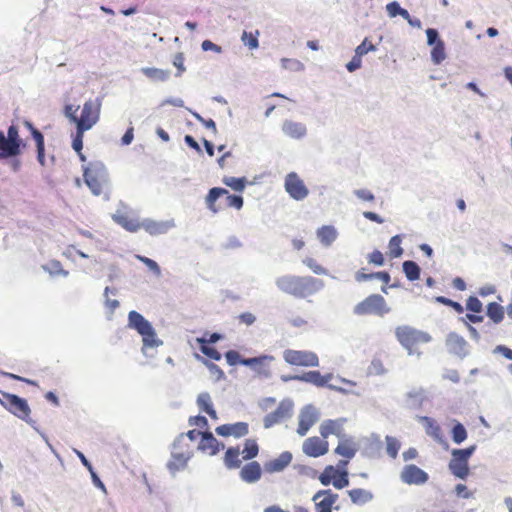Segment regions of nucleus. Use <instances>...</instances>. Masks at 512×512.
<instances>
[{
    "label": "nucleus",
    "mask_w": 512,
    "mask_h": 512,
    "mask_svg": "<svg viewBox=\"0 0 512 512\" xmlns=\"http://www.w3.org/2000/svg\"><path fill=\"white\" fill-rule=\"evenodd\" d=\"M362 61L361 57L356 54L353 56L352 60L346 64V68L349 72H354L355 70L361 67Z\"/></svg>",
    "instance_id": "obj_61"
},
{
    "label": "nucleus",
    "mask_w": 512,
    "mask_h": 512,
    "mask_svg": "<svg viewBox=\"0 0 512 512\" xmlns=\"http://www.w3.org/2000/svg\"><path fill=\"white\" fill-rule=\"evenodd\" d=\"M278 289L297 299H307L320 291L324 282L310 275L286 274L276 279Z\"/></svg>",
    "instance_id": "obj_1"
},
{
    "label": "nucleus",
    "mask_w": 512,
    "mask_h": 512,
    "mask_svg": "<svg viewBox=\"0 0 512 512\" xmlns=\"http://www.w3.org/2000/svg\"><path fill=\"white\" fill-rule=\"evenodd\" d=\"M357 444L351 438H341L337 447L335 448V453L340 455L346 460H340L338 463L339 468H346L348 461L352 459L357 453Z\"/></svg>",
    "instance_id": "obj_19"
},
{
    "label": "nucleus",
    "mask_w": 512,
    "mask_h": 512,
    "mask_svg": "<svg viewBox=\"0 0 512 512\" xmlns=\"http://www.w3.org/2000/svg\"><path fill=\"white\" fill-rule=\"evenodd\" d=\"M293 404L289 400L281 401L277 408L268 413L263 418L264 428L269 429L277 424H280L284 420L288 419L292 415Z\"/></svg>",
    "instance_id": "obj_15"
},
{
    "label": "nucleus",
    "mask_w": 512,
    "mask_h": 512,
    "mask_svg": "<svg viewBox=\"0 0 512 512\" xmlns=\"http://www.w3.org/2000/svg\"><path fill=\"white\" fill-rule=\"evenodd\" d=\"M368 262L376 266H382L384 264V256L381 251L374 250L368 255Z\"/></svg>",
    "instance_id": "obj_55"
},
{
    "label": "nucleus",
    "mask_w": 512,
    "mask_h": 512,
    "mask_svg": "<svg viewBox=\"0 0 512 512\" xmlns=\"http://www.w3.org/2000/svg\"><path fill=\"white\" fill-rule=\"evenodd\" d=\"M370 373L374 375H383L386 369L380 359H374L370 365Z\"/></svg>",
    "instance_id": "obj_57"
},
{
    "label": "nucleus",
    "mask_w": 512,
    "mask_h": 512,
    "mask_svg": "<svg viewBox=\"0 0 512 512\" xmlns=\"http://www.w3.org/2000/svg\"><path fill=\"white\" fill-rule=\"evenodd\" d=\"M387 13L390 17L401 16L404 19H408V11L402 8L398 2L393 1L386 5Z\"/></svg>",
    "instance_id": "obj_47"
},
{
    "label": "nucleus",
    "mask_w": 512,
    "mask_h": 512,
    "mask_svg": "<svg viewBox=\"0 0 512 512\" xmlns=\"http://www.w3.org/2000/svg\"><path fill=\"white\" fill-rule=\"evenodd\" d=\"M137 259H139L142 263H144L150 270H152L156 275H160L161 269L159 265L152 259L137 255Z\"/></svg>",
    "instance_id": "obj_54"
},
{
    "label": "nucleus",
    "mask_w": 512,
    "mask_h": 512,
    "mask_svg": "<svg viewBox=\"0 0 512 512\" xmlns=\"http://www.w3.org/2000/svg\"><path fill=\"white\" fill-rule=\"evenodd\" d=\"M352 503L364 505L373 499V493L363 488H355L347 491Z\"/></svg>",
    "instance_id": "obj_33"
},
{
    "label": "nucleus",
    "mask_w": 512,
    "mask_h": 512,
    "mask_svg": "<svg viewBox=\"0 0 512 512\" xmlns=\"http://www.w3.org/2000/svg\"><path fill=\"white\" fill-rule=\"evenodd\" d=\"M316 234L320 242L325 246H330L337 238V231L331 225L320 227Z\"/></svg>",
    "instance_id": "obj_34"
},
{
    "label": "nucleus",
    "mask_w": 512,
    "mask_h": 512,
    "mask_svg": "<svg viewBox=\"0 0 512 512\" xmlns=\"http://www.w3.org/2000/svg\"><path fill=\"white\" fill-rule=\"evenodd\" d=\"M322 485L328 486L331 483L336 489H343L349 485L348 472L346 468H335L328 465L319 476Z\"/></svg>",
    "instance_id": "obj_12"
},
{
    "label": "nucleus",
    "mask_w": 512,
    "mask_h": 512,
    "mask_svg": "<svg viewBox=\"0 0 512 512\" xmlns=\"http://www.w3.org/2000/svg\"><path fill=\"white\" fill-rule=\"evenodd\" d=\"M283 132L294 139H300L306 134V127L302 123L285 121L282 126Z\"/></svg>",
    "instance_id": "obj_32"
},
{
    "label": "nucleus",
    "mask_w": 512,
    "mask_h": 512,
    "mask_svg": "<svg viewBox=\"0 0 512 512\" xmlns=\"http://www.w3.org/2000/svg\"><path fill=\"white\" fill-rule=\"evenodd\" d=\"M240 450L239 447H229L224 455L225 466L229 469L239 468L241 460L239 459Z\"/></svg>",
    "instance_id": "obj_37"
},
{
    "label": "nucleus",
    "mask_w": 512,
    "mask_h": 512,
    "mask_svg": "<svg viewBox=\"0 0 512 512\" xmlns=\"http://www.w3.org/2000/svg\"><path fill=\"white\" fill-rule=\"evenodd\" d=\"M486 312H487V316L495 324H499L504 319V313H505L504 307L497 302L489 303L487 305Z\"/></svg>",
    "instance_id": "obj_38"
},
{
    "label": "nucleus",
    "mask_w": 512,
    "mask_h": 512,
    "mask_svg": "<svg viewBox=\"0 0 512 512\" xmlns=\"http://www.w3.org/2000/svg\"><path fill=\"white\" fill-rule=\"evenodd\" d=\"M389 312L385 299L379 294H372L354 307L356 315L383 316Z\"/></svg>",
    "instance_id": "obj_10"
},
{
    "label": "nucleus",
    "mask_w": 512,
    "mask_h": 512,
    "mask_svg": "<svg viewBox=\"0 0 512 512\" xmlns=\"http://www.w3.org/2000/svg\"><path fill=\"white\" fill-rule=\"evenodd\" d=\"M128 325L142 336L143 348H154L162 345V341L158 339L150 322L137 311L129 312Z\"/></svg>",
    "instance_id": "obj_6"
},
{
    "label": "nucleus",
    "mask_w": 512,
    "mask_h": 512,
    "mask_svg": "<svg viewBox=\"0 0 512 512\" xmlns=\"http://www.w3.org/2000/svg\"><path fill=\"white\" fill-rule=\"evenodd\" d=\"M50 267H51L50 272L52 274L63 275V276L68 275V271L63 269V267L59 261H51Z\"/></svg>",
    "instance_id": "obj_60"
},
{
    "label": "nucleus",
    "mask_w": 512,
    "mask_h": 512,
    "mask_svg": "<svg viewBox=\"0 0 512 512\" xmlns=\"http://www.w3.org/2000/svg\"><path fill=\"white\" fill-rule=\"evenodd\" d=\"M184 61L185 57L183 53L179 52L175 54L173 58V65L178 69V75H181L185 71Z\"/></svg>",
    "instance_id": "obj_58"
},
{
    "label": "nucleus",
    "mask_w": 512,
    "mask_h": 512,
    "mask_svg": "<svg viewBox=\"0 0 512 512\" xmlns=\"http://www.w3.org/2000/svg\"><path fill=\"white\" fill-rule=\"evenodd\" d=\"M196 402H197L199 409L202 412L207 413L211 417V419H213V420L218 419L217 412L214 409L212 399H211V396L209 393H207V392L200 393L197 397Z\"/></svg>",
    "instance_id": "obj_31"
},
{
    "label": "nucleus",
    "mask_w": 512,
    "mask_h": 512,
    "mask_svg": "<svg viewBox=\"0 0 512 512\" xmlns=\"http://www.w3.org/2000/svg\"><path fill=\"white\" fill-rule=\"evenodd\" d=\"M354 194L363 201L372 202L375 199L373 193L367 189L356 190Z\"/></svg>",
    "instance_id": "obj_59"
},
{
    "label": "nucleus",
    "mask_w": 512,
    "mask_h": 512,
    "mask_svg": "<svg viewBox=\"0 0 512 512\" xmlns=\"http://www.w3.org/2000/svg\"><path fill=\"white\" fill-rule=\"evenodd\" d=\"M292 461V454L288 451L281 453L277 458H274L265 463V470L269 473L283 471Z\"/></svg>",
    "instance_id": "obj_28"
},
{
    "label": "nucleus",
    "mask_w": 512,
    "mask_h": 512,
    "mask_svg": "<svg viewBox=\"0 0 512 512\" xmlns=\"http://www.w3.org/2000/svg\"><path fill=\"white\" fill-rule=\"evenodd\" d=\"M262 475V469L257 461H252L243 466L240 471V477L247 483L257 482Z\"/></svg>",
    "instance_id": "obj_27"
},
{
    "label": "nucleus",
    "mask_w": 512,
    "mask_h": 512,
    "mask_svg": "<svg viewBox=\"0 0 512 512\" xmlns=\"http://www.w3.org/2000/svg\"><path fill=\"white\" fill-rule=\"evenodd\" d=\"M192 456L193 449L185 436L181 434L172 445L171 459L167 463L168 470L174 474L185 469Z\"/></svg>",
    "instance_id": "obj_7"
},
{
    "label": "nucleus",
    "mask_w": 512,
    "mask_h": 512,
    "mask_svg": "<svg viewBox=\"0 0 512 512\" xmlns=\"http://www.w3.org/2000/svg\"><path fill=\"white\" fill-rule=\"evenodd\" d=\"M202 362L207 367L215 381H220L225 378L223 370L218 365L206 359H202Z\"/></svg>",
    "instance_id": "obj_48"
},
{
    "label": "nucleus",
    "mask_w": 512,
    "mask_h": 512,
    "mask_svg": "<svg viewBox=\"0 0 512 512\" xmlns=\"http://www.w3.org/2000/svg\"><path fill=\"white\" fill-rule=\"evenodd\" d=\"M302 263L316 275H327L328 270L317 262L313 257H305Z\"/></svg>",
    "instance_id": "obj_45"
},
{
    "label": "nucleus",
    "mask_w": 512,
    "mask_h": 512,
    "mask_svg": "<svg viewBox=\"0 0 512 512\" xmlns=\"http://www.w3.org/2000/svg\"><path fill=\"white\" fill-rule=\"evenodd\" d=\"M402 238L400 235L393 236L389 241V252L388 255L390 258H398L403 254V249L401 247Z\"/></svg>",
    "instance_id": "obj_41"
},
{
    "label": "nucleus",
    "mask_w": 512,
    "mask_h": 512,
    "mask_svg": "<svg viewBox=\"0 0 512 512\" xmlns=\"http://www.w3.org/2000/svg\"><path fill=\"white\" fill-rule=\"evenodd\" d=\"M86 130H81L79 128H76V133L72 140V148L77 152L80 153L83 148V137Z\"/></svg>",
    "instance_id": "obj_52"
},
{
    "label": "nucleus",
    "mask_w": 512,
    "mask_h": 512,
    "mask_svg": "<svg viewBox=\"0 0 512 512\" xmlns=\"http://www.w3.org/2000/svg\"><path fill=\"white\" fill-rule=\"evenodd\" d=\"M466 309L468 311H471L475 314H467L466 317L467 319L472 322V323H480L483 321V316L482 315H477L479 313L482 312L483 310V305H482V302L475 296H470L468 297V299L466 300Z\"/></svg>",
    "instance_id": "obj_29"
},
{
    "label": "nucleus",
    "mask_w": 512,
    "mask_h": 512,
    "mask_svg": "<svg viewBox=\"0 0 512 512\" xmlns=\"http://www.w3.org/2000/svg\"><path fill=\"white\" fill-rule=\"evenodd\" d=\"M274 357L271 355H262L259 357L247 358L243 361V365L250 367L256 371L259 375L268 377L271 374L270 364L274 361Z\"/></svg>",
    "instance_id": "obj_22"
},
{
    "label": "nucleus",
    "mask_w": 512,
    "mask_h": 512,
    "mask_svg": "<svg viewBox=\"0 0 512 512\" xmlns=\"http://www.w3.org/2000/svg\"><path fill=\"white\" fill-rule=\"evenodd\" d=\"M400 449V442L394 438V437H391V436H387L386 437V451H387V454L395 459L398 455V451Z\"/></svg>",
    "instance_id": "obj_49"
},
{
    "label": "nucleus",
    "mask_w": 512,
    "mask_h": 512,
    "mask_svg": "<svg viewBox=\"0 0 512 512\" xmlns=\"http://www.w3.org/2000/svg\"><path fill=\"white\" fill-rule=\"evenodd\" d=\"M197 342L200 345V351L207 356L208 358L219 361L222 358L221 353L215 349L214 347H211L209 345H206V342L204 341V337L197 338Z\"/></svg>",
    "instance_id": "obj_40"
},
{
    "label": "nucleus",
    "mask_w": 512,
    "mask_h": 512,
    "mask_svg": "<svg viewBox=\"0 0 512 512\" xmlns=\"http://www.w3.org/2000/svg\"><path fill=\"white\" fill-rule=\"evenodd\" d=\"M467 430L463 424L456 422L451 430V437L454 443L461 444L467 439Z\"/></svg>",
    "instance_id": "obj_44"
},
{
    "label": "nucleus",
    "mask_w": 512,
    "mask_h": 512,
    "mask_svg": "<svg viewBox=\"0 0 512 512\" xmlns=\"http://www.w3.org/2000/svg\"><path fill=\"white\" fill-rule=\"evenodd\" d=\"M223 183L235 191L241 192L245 188L244 178L225 177Z\"/></svg>",
    "instance_id": "obj_50"
},
{
    "label": "nucleus",
    "mask_w": 512,
    "mask_h": 512,
    "mask_svg": "<svg viewBox=\"0 0 512 512\" xmlns=\"http://www.w3.org/2000/svg\"><path fill=\"white\" fill-rule=\"evenodd\" d=\"M403 271L410 281H415L420 277V268L414 261H405L403 263Z\"/></svg>",
    "instance_id": "obj_42"
},
{
    "label": "nucleus",
    "mask_w": 512,
    "mask_h": 512,
    "mask_svg": "<svg viewBox=\"0 0 512 512\" xmlns=\"http://www.w3.org/2000/svg\"><path fill=\"white\" fill-rule=\"evenodd\" d=\"M27 126L30 128L32 136L36 142L38 161L41 163V165H44V161H45L44 136L42 135V133L39 130L34 128L32 124L27 123Z\"/></svg>",
    "instance_id": "obj_35"
},
{
    "label": "nucleus",
    "mask_w": 512,
    "mask_h": 512,
    "mask_svg": "<svg viewBox=\"0 0 512 512\" xmlns=\"http://www.w3.org/2000/svg\"><path fill=\"white\" fill-rule=\"evenodd\" d=\"M476 450V446L472 445L465 449H453L451 452V460L449 462V470L460 479H466L470 473L469 459Z\"/></svg>",
    "instance_id": "obj_9"
},
{
    "label": "nucleus",
    "mask_w": 512,
    "mask_h": 512,
    "mask_svg": "<svg viewBox=\"0 0 512 512\" xmlns=\"http://www.w3.org/2000/svg\"><path fill=\"white\" fill-rule=\"evenodd\" d=\"M284 188L288 195L296 201L304 200L309 194V189L296 172H290L286 175Z\"/></svg>",
    "instance_id": "obj_14"
},
{
    "label": "nucleus",
    "mask_w": 512,
    "mask_h": 512,
    "mask_svg": "<svg viewBox=\"0 0 512 512\" xmlns=\"http://www.w3.org/2000/svg\"><path fill=\"white\" fill-rule=\"evenodd\" d=\"M318 413L312 406H307L299 414L297 433L305 436L310 428L317 422Z\"/></svg>",
    "instance_id": "obj_23"
},
{
    "label": "nucleus",
    "mask_w": 512,
    "mask_h": 512,
    "mask_svg": "<svg viewBox=\"0 0 512 512\" xmlns=\"http://www.w3.org/2000/svg\"><path fill=\"white\" fill-rule=\"evenodd\" d=\"M401 480L408 485H420L428 481V474L418 466L410 464L403 468Z\"/></svg>",
    "instance_id": "obj_18"
},
{
    "label": "nucleus",
    "mask_w": 512,
    "mask_h": 512,
    "mask_svg": "<svg viewBox=\"0 0 512 512\" xmlns=\"http://www.w3.org/2000/svg\"><path fill=\"white\" fill-rule=\"evenodd\" d=\"M375 49L376 47L368 41L367 38H365L364 41L355 49V54L362 58V56L367 54L369 51H374Z\"/></svg>",
    "instance_id": "obj_53"
},
{
    "label": "nucleus",
    "mask_w": 512,
    "mask_h": 512,
    "mask_svg": "<svg viewBox=\"0 0 512 512\" xmlns=\"http://www.w3.org/2000/svg\"><path fill=\"white\" fill-rule=\"evenodd\" d=\"M3 142L0 144V151H3L5 155L17 156L20 154L21 140L17 127L12 125L8 128L7 137L4 135Z\"/></svg>",
    "instance_id": "obj_17"
},
{
    "label": "nucleus",
    "mask_w": 512,
    "mask_h": 512,
    "mask_svg": "<svg viewBox=\"0 0 512 512\" xmlns=\"http://www.w3.org/2000/svg\"><path fill=\"white\" fill-rule=\"evenodd\" d=\"M302 450L305 455L317 458L328 452L329 443L324 438L312 436L304 440Z\"/></svg>",
    "instance_id": "obj_16"
},
{
    "label": "nucleus",
    "mask_w": 512,
    "mask_h": 512,
    "mask_svg": "<svg viewBox=\"0 0 512 512\" xmlns=\"http://www.w3.org/2000/svg\"><path fill=\"white\" fill-rule=\"evenodd\" d=\"M112 219L129 232H137L141 228V223L124 211H117Z\"/></svg>",
    "instance_id": "obj_26"
},
{
    "label": "nucleus",
    "mask_w": 512,
    "mask_h": 512,
    "mask_svg": "<svg viewBox=\"0 0 512 512\" xmlns=\"http://www.w3.org/2000/svg\"><path fill=\"white\" fill-rule=\"evenodd\" d=\"M0 404L15 417L32 424L31 409L26 399L15 394L0 391Z\"/></svg>",
    "instance_id": "obj_8"
},
{
    "label": "nucleus",
    "mask_w": 512,
    "mask_h": 512,
    "mask_svg": "<svg viewBox=\"0 0 512 512\" xmlns=\"http://www.w3.org/2000/svg\"><path fill=\"white\" fill-rule=\"evenodd\" d=\"M316 512H333L334 505L338 500V494L330 489L317 491L313 498ZM337 510L338 507H335ZM294 512H310L308 508L303 506H295Z\"/></svg>",
    "instance_id": "obj_11"
},
{
    "label": "nucleus",
    "mask_w": 512,
    "mask_h": 512,
    "mask_svg": "<svg viewBox=\"0 0 512 512\" xmlns=\"http://www.w3.org/2000/svg\"><path fill=\"white\" fill-rule=\"evenodd\" d=\"M224 448V444L219 442L211 432L203 431L198 444V450L210 456L216 455Z\"/></svg>",
    "instance_id": "obj_24"
},
{
    "label": "nucleus",
    "mask_w": 512,
    "mask_h": 512,
    "mask_svg": "<svg viewBox=\"0 0 512 512\" xmlns=\"http://www.w3.org/2000/svg\"><path fill=\"white\" fill-rule=\"evenodd\" d=\"M283 358L293 366L316 367L319 365L318 356L312 351L286 349L283 352Z\"/></svg>",
    "instance_id": "obj_13"
},
{
    "label": "nucleus",
    "mask_w": 512,
    "mask_h": 512,
    "mask_svg": "<svg viewBox=\"0 0 512 512\" xmlns=\"http://www.w3.org/2000/svg\"><path fill=\"white\" fill-rule=\"evenodd\" d=\"M420 421L424 426L425 432L428 436L432 437L436 442L440 444L446 443L441 426L431 417L422 416Z\"/></svg>",
    "instance_id": "obj_25"
},
{
    "label": "nucleus",
    "mask_w": 512,
    "mask_h": 512,
    "mask_svg": "<svg viewBox=\"0 0 512 512\" xmlns=\"http://www.w3.org/2000/svg\"><path fill=\"white\" fill-rule=\"evenodd\" d=\"M83 178L85 184L96 196L101 195L108 184L107 169L105 165L100 161H92L84 166Z\"/></svg>",
    "instance_id": "obj_5"
},
{
    "label": "nucleus",
    "mask_w": 512,
    "mask_h": 512,
    "mask_svg": "<svg viewBox=\"0 0 512 512\" xmlns=\"http://www.w3.org/2000/svg\"><path fill=\"white\" fill-rule=\"evenodd\" d=\"M206 205L213 213H218L228 208L241 209L243 198L238 195H232L224 188L214 187L210 189L205 199Z\"/></svg>",
    "instance_id": "obj_3"
},
{
    "label": "nucleus",
    "mask_w": 512,
    "mask_h": 512,
    "mask_svg": "<svg viewBox=\"0 0 512 512\" xmlns=\"http://www.w3.org/2000/svg\"><path fill=\"white\" fill-rule=\"evenodd\" d=\"M215 432L222 437L241 438L249 433V425L247 422L223 424L216 427Z\"/></svg>",
    "instance_id": "obj_21"
},
{
    "label": "nucleus",
    "mask_w": 512,
    "mask_h": 512,
    "mask_svg": "<svg viewBox=\"0 0 512 512\" xmlns=\"http://www.w3.org/2000/svg\"><path fill=\"white\" fill-rule=\"evenodd\" d=\"M259 453V446L254 439H247L244 442V449L242 455L244 460H251L255 458Z\"/></svg>",
    "instance_id": "obj_39"
},
{
    "label": "nucleus",
    "mask_w": 512,
    "mask_h": 512,
    "mask_svg": "<svg viewBox=\"0 0 512 512\" xmlns=\"http://www.w3.org/2000/svg\"><path fill=\"white\" fill-rule=\"evenodd\" d=\"M371 279H374V273H365L364 269L357 271L355 274V280L357 282H363Z\"/></svg>",
    "instance_id": "obj_63"
},
{
    "label": "nucleus",
    "mask_w": 512,
    "mask_h": 512,
    "mask_svg": "<svg viewBox=\"0 0 512 512\" xmlns=\"http://www.w3.org/2000/svg\"><path fill=\"white\" fill-rule=\"evenodd\" d=\"M239 319L242 323L249 326L255 322L256 317L250 312H245L239 315Z\"/></svg>",
    "instance_id": "obj_64"
},
{
    "label": "nucleus",
    "mask_w": 512,
    "mask_h": 512,
    "mask_svg": "<svg viewBox=\"0 0 512 512\" xmlns=\"http://www.w3.org/2000/svg\"><path fill=\"white\" fill-rule=\"evenodd\" d=\"M101 106L100 98L89 99L83 104L80 116L76 115L77 109L71 104L65 106L64 113L76 124V128L88 131L99 121Z\"/></svg>",
    "instance_id": "obj_2"
},
{
    "label": "nucleus",
    "mask_w": 512,
    "mask_h": 512,
    "mask_svg": "<svg viewBox=\"0 0 512 512\" xmlns=\"http://www.w3.org/2000/svg\"><path fill=\"white\" fill-rule=\"evenodd\" d=\"M331 378V374L322 375L319 371H309L304 373L302 376L295 377V379L312 383L317 387L325 386L331 380Z\"/></svg>",
    "instance_id": "obj_30"
},
{
    "label": "nucleus",
    "mask_w": 512,
    "mask_h": 512,
    "mask_svg": "<svg viewBox=\"0 0 512 512\" xmlns=\"http://www.w3.org/2000/svg\"><path fill=\"white\" fill-rule=\"evenodd\" d=\"M190 426H197L202 429L208 428V421L204 416H191L188 420Z\"/></svg>",
    "instance_id": "obj_56"
},
{
    "label": "nucleus",
    "mask_w": 512,
    "mask_h": 512,
    "mask_svg": "<svg viewBox=\"0 0 512 512\" xmlns=\"http://www.w3.org/2000/svg\"><path fill=\"white\" fill-rule=\"evenodd\" d=\"M141 72L152 81L164 82L170 77L169 70H163L154 67L142 68Z\"/></svg>",
    "instance_id": "obj_36"
},
{
    "label": "nucleus",
    "mask_w": 512,
    "mask_h": 512,
    "mask_svg": "<svg viewBox=\"0 0 512 512\" xmlns=\"http://www.w3.org/2000/svg\"><path fill=\"white\" fill-rule=\"evenodd\" d=\"M395 336L398 342L408 351L409 354L416 353L419 355V347L431 341V336L427 332L408 325L396 327Z\"/></svg>",
    "instance_id": "obj_4"
},
{
    "label": "nucleus",
    "mask_w": 512,
    "mask_h": 512,
    "mask_svg": "<svg viewBox=\"0 0 512 512\" xmlns=\"http://www.w3.org/2000/svg\"><path fill=\"white\" fill-rule=\"evenodd\" d=\"M426 35H427V42L429 45L433 46L435 45V43H437L438 40H440L438 38V32L437 30L433 29V28H428L426 30Z\"/></svg>",
    "instance_id": "obj_62"
},
{
    "label": "nucleus",
    "mask_w": 512,
    "mask_h": 512,
    "mask_svg": "<svg viewBox=\"0 0 512 512\" xmlns=\"http://www.w3.org/2000/svg\"><path fill=\"white\" fill-rule=\"evenodd\" d=\"M345 418L328 419L321 423L319 431L322 438L326 439L330 435H335L339 439L344 437Z\"/></svg>",
    "instance_id": "obj_20"
},
{
    "label": "nucleus",
    "mask_w": 512,
    "mask_h": 512,
    "mask_svg": "<svg viewBox=\"0 0 512 512\" xmlns=\"http://www.w3.org/2000/svg\"><path fill=\"white\" fill-rule=\"evenodd\" d=\"M446 58L445 45L442 40H438L431 50V59L433 63L440 64Z\"/></svg>",
    "instance_id": "obj_43"
},
{
    "label": "nucleus",
    "mask_w": 512,
    "mask_h": 512,
    "mask_svg": "<svg viewBox=\"0 0 512 512\" xmlns=\"http://www.w3.org/2000/svg\"><path fill=\"white\" fill-rule=\"evenodd\" d=\"M258 36V30H256L255 33L244 31L242 33L241 40L245 46H247L250 50H253L259 46Z\"/></svg>",
    "instance_id": "obj_46"
},
{
    "label": "nucleus",
    "mask_w": 512,
    "mask_h": 512,
    "mask_svg": "<svg viewBox=\"0 0 512 512\" xmlns=\"http://www.w3.org/2000/svg\"><path fill=\"white\" fill-rule=\"evenodd\" d=\"M225 358H226L227 363L230 366H236L238 364H242L243 365V361H245V359L241 358V355L236 350H229V351H227L225 353Z\"/></svg>",
    "instance_id": "obj_51"
}]
</instances>
